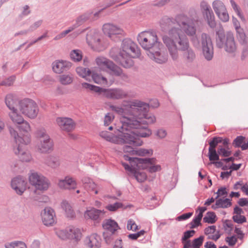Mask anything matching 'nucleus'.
<instances>
[{"label": "nucleus", "instance_id": "nucleus-1", "mask_svg": "<svg viewBox=\"0 0 248 248\" xmlns=\"http://www.w3.org/2000/svg\"><path fill=\"white\" fill-rule=\"evenodd\" d=\"M161 27L164 31H168L169 36H163L162 40L172 59L177 61L179 58L178 51L185 50L190 46L188 38L183 34L182 30L187 35L193 36L196 31L195 25L189 17L181 14L177 16L175 18H163Z\"/></svg>", "mask_w": 248, "mask_h": 248}, {"label": "nucleus", "instance_id": "nucleus-2", "mask_svg": "<svg viewBox=\"0 0 248 248\" xmlns=\"http://www.w3.org/2000/svg\"><path fill=\"white\" fill-rule=\"evenodd\" d=\"M120 126H118V130L123 133L125 132L130 134L133 136L135 140H139L142 144V141L139 139V137L145 138L149 137L152 134L151 130L148 128L146 125H143L141 121L134 118L125 117L121 121ZM134 146H137L132 143H128Z\"/></svg>", "mask_w": 248, "mask_h": 248}, {"label": "nucleus", "instance_id": "nucleus-3", "mask_svg": "<svg viewBox=\"0 0 248 248\" xmlns=\"http://www.w3.org/2000/svg\"><path fill=\"white\" fill-rule=\"evenodd\" d=\"M18 100L17 96L15 93H9L6 95L4 102L6 106L10 110L9 116L19 131L28 132L31 129L30 123L18 112V107H15L17 103L19 102Z\"/></svg>", "mask_w": 248, "mask_h": 248}, {"label": "nucleus", "instance_id": "nucleus-4", "mask_svg": "<svg viewBox=\"0 0 248 248\" xmlns=\"http://www.w3.org/2000/svg\"><path fill=\"white\" fill-rule=\"evenodd\" d=\"M31 128L28 132L19 131L22 135L20 136L14 129H10V134L14 138L16 143V147L14 148V153L22 161L29 162L31 159V156L27 148V145L31 141Z\"/></svg>", "mask_w": 248, "mask_h": 248}, {"label": "nucleus", "instance_id": "nucleus-5", "mask_svg": "<svg viewBox=\"0 0 248 248\" xmlns=\"http://www.w3.org/2000/svg\"><path fill=\"white\" fill-rule=\"evenodd\" d=\"M118 126L120 125L117 127V129L119 128ZM119 131L120 132L119 135H115L108 131H101L99 136L107 141L115 144L132 143L137 145L140 144L141 142L139 140H135L134 137L130 134L124 132L123 133L120 130Z\"/></svg>", "mask_w": 248, "mask_h": 248}, {"label": "nucleus", "instance_id": "nucleus-6", "mask_svg": "<svg viewBox=\"0 0 248 248\" xmlns=\"http://www.w3.org/2000/svg\"><path fill=\"white\" fill-rule=\"evenodd\" d=\"M216 45L218 48L224 47L229 53L234 52L236 49L233 34L231 32L226 34L223 29L220 28L216 31Z\"/></svg>", "mask_w": 248, "mask_h": 248}, {"label": "nucleus", "instance_id": "nucleus-7", "mask_svg": "<svg viewBox=\"0 0 248 248\" xmlns=\"http://www.w3.org/2000/svg\"><path fill=\"white\" fill-rule=\"evenodd\" d=\"M137 39L142 48L147 50V53L153 52L154 49H157V47L162 46V44L157 41V35L152 32H141Z\"/></svg>", "mask_w": 248, "mask_h": 248}, {"label": "nucleus", "instance_id": "nucleus-8", "mask_svg": "<svg viewBox=\"0 0 248 248\" xmlns=\"http://www.w3.org/2000/svg\"><path fill=\"white\" fill-rule=\"evenodd\" d=\"M37 142L36 150L41 153H48L53 149L52 140L44 128H39L35 132Z\"/></svg>", "mask_w": 248, "mask_h": 248}, {"label": "nucleus", "instance_id": "nucleus-9", "mask_svg": "<svg viewBox=\"0 0 248 248\" xmlns=\"http://www.w3.org/2000/svg\"><path fill=\"white\" fill-rule=\"evenodd\" d=\"M20 111L23 115L30 119H35L39 111V107L33 100L25 98L18 102V112Z\"/></svg>", "mask_w": 248, "mask_h": 248}, {"label": "nucleus", "instance_id": "nucleus-10", "mask_svg": "<svg viewBox=\"0 0 248 248\" xmlns=\"http://www.w3.org/2000/svg\"><path fill=\"white\" fill-rule=\"evenodd\" d=\"M82 87L85 89L95 93H101L104 92L107 97L113 99H120L125 98L127 96V93L122 89L115 88L106 90L87 83H82Z\"/></svg>", "mask_w": 248, "mask_h": 248}, {"label": "nucleus", "instance_id": "nucleus-11", "mask_svg": "<svg viewBox=\"0 0 248 248\" xmlns=\"http://www.w3.org/2000/svg\"><path fill=\"white\" fill-rule=\"evenodd\" d=\"M29 181L35 187V192L39 191L43 192L47 190L50 186L48 179L37 172L31 173L29 176Z\"/></svg>", "mask_w": 248, "mask_h": 248}, {"label": "nucleus", "instance_id": "nucleus-12", "mask_svg": "<svg viewBox=\"0 0 248 248\" xmlns=\"http://www.w3.org/2000/svg\"><path fill=\"white\" fill-rule=\"evenodd\" d=\"M104 34L114 41L117 42L122 40L124 32L122 29L114 24L107 23L103 26Z\"/></svg>", "mask_w": 248, "mask_h": 248}, {"label": "nucleus", "instance_id": "nucleus-13", "mask_svg": "<svg viewBox=\"0 0 248 248\" xmlns=\"http://www.w3.org/2000/svg\"><path fill=\"white\" fill-rule=\"evenodd\" d=\"M130 108L133 113V116L129 115L128 116H123V119L125 117L134 118L136 119L142 118L144 114L148 112L149 105L140 101H133L130 104Z\"/></svg>", "mask_w": 248, "mask_h": 248}, {"label": "nucleus", "instance_id": "nucleus-14", "mask_svg": "<svg viewBox=\"0 0 248 248\" xmlns=\"http://www.w3.org/2000/svg\"><path fill=\"white\" fill-rule=\"evenodd\" d=\"M115 52H118V48H112L110 51L109 55L112 59L123 67L129 68L133 65V61L128 57V55H126L123 52H119L118 53Z\"/></svg>", "mask_w": 248, "mask_h": 248}, {"label": "nucleus", "instance_id": "nucleus-15", "mask_svg": "<svg viewBox=\"0 0 248 248\" xmlns=\"http://www.w3.org/2000/svg\"><path fill=\"white\" fill-rule=\"evenodd\" d=\"M122 51L119 52H123L126 55L132 58L138 57L140 55V51L137 45L130 39H124L122 44Z\"/></svg>", "mask_w": 248, "mask_h": 248}, {"label": "nucleus", "instance_id": "nucleus-16", "mask_svg": "<svg viewBox=\"0 0 248 248\" xmlns=\"http://www.w3.org/2000/svg\"><path fill=\"white\" fill-rule=\"evenodd\" d=\"M55 232L57 236L62 240H70L77 242L78 228L76 226H69L65 230L56 229Z\"/></svg>", "mask_w": 248, "mask_h": 248}, {"label": "nucleus", "instance_id": "nucleus-17", "mask_svg": "<svg viewBox=\"0 0 248 248\" xmlns=\"http://www.w3.org/2000/svg\"><path fill=\"white\" fill-rule=\"evenodd\" d=\"M201 43L203 54L205 59L207 61L211 60L213 57L214 49L210 37L206 33H202Z\"/></svg>", "mask_w": 248, "mask_h": 248}, {"label": "nucleus", "instance_id": "nucleus-18", "mask_svg": "<svg viewBox=\"0 0 248 248\" xmlns=\"http://www.w3.org/2000/svg\"><path fill=\"white\" fill-rule=\"evenodd\" d=\"M200 7L203 18L207 21L209 26L211 28H215L216 26L215 17L210 6L206 1H202Z\"/></svg>", "mask_w": 248, "mask_h": 248}, {"label": "nucleus", "instance_id": "nucleus-19", "mask_svg": "<svg viewBox=\"0 0 248 248\" xmlns=\"http://www.w3.org/2000/svg\"><path fill=\"white\" fill-rule=\"evenodd\" d=\"M78 76L82 78H85L87 76H91L94 82L97 84L102 85L107 84V79L102 75L98 74L95 71L92 72L89 69L78 67Z\"/></svg>", "mask_w": 248, "mask_h": 248}, {"label": "nucleus", "instance_id": "nucleus-20", "mask_svg": "<svg viewBox=\"0 0 248 248\" xmlns=\"http://www.w3.org/2000/svg\"><path fill=\"white\" fill-rule=\"evenodd\" d=\"M101 36L97 31L92 30L86 34L87 44L95 50H100L98 48L102 47L100 44Z\"/></svg>", "mask_w": 248, "mask_h": 248}, {"label": "nucleus", "instance_id": "nucleus-21", "mask_svg": "<svg viewBox=\"0 0 248 248\" xmlns=\"http://www.w3.org/2000/svg\"><path fill=\"white\" fill-rule=\"evenodd\" d=\"M56 123L60 128L66 132H72L76 128V124L73 120L68 117H58L56 120Z\"/></svg>", "mask_w": 248, "mask_h": 248}, {"label": "nucleus", "instance_id": "nucleus-22", "mask_svg": "<svg viewBox=\"0 0 248 248\" xmlns=\"http://www.w3.org/2000/svg\"><path fill=\"white\" fill-rule=\"evenodd\" d=\"M42 220L46 226H52L56 223L54 211L50 207H46L41 213Z\"/></svg>", "mask_w": 248, "mask_h": 248}, {"label": "nucleus", "instance_id": "nucleus-23", "mask_svg": "<svg viewBox=\"0 0 248 248\" xmlns=\"http://www.w3.org/2000/svg\"><path fill=\"white\" fill-rule=\"evenodd\" d=\"M27 183L23 177H17L14 178L11 182V186L16 193L21 195L25 191Z\"/></svg>", "mask_w": 248, "mask_h": 248}, {"label": "nucleus", "instance_id": "nucleus-24", "mask_svg": "<svg viewBox=\"0 0 248 248\" xmlns=\"http://www.w3.org/2000/svg\"><path fill=\"white\" fill-rule=\"evenodd\" d=\"M162 46L157 47V49H154L153 52L147 53L148 56L156 62L158 63H163L167 62L168 60L167 55L162 51Z\"/></svg>", "mask_w": 248, "mask_h": 248}, {"label": "nucleus", "instance_id": "nucleus-25", "mask_svg": "<svg viewBox=\"0 0 248 248\" xmlns=\"http://www.w3.org/2000/svg\"><path fill=\"white\" fill-rule=\"evenodd\" d=\"M142 159L147 160L141 162L139 167V169H148L150 172L153 173L158 171L161 170L160 165H155V159L154 158H142Z\"/></svg>", "mask_w": 248, "mask_h": 248}, {"label": "nucleus", "instance_id": "nucleus-26", "mask_svg": "<svg viewBox=\"0 0 248 248\" xmlns=\"http://www.w3.org/2000/svg\"><path fill=\"white\" fill-rule=\"evenodd\" d=\"M58 186L61 189L71 190L76 189L77 184L75 179L67 176L64 179L59 180Z\"/></svg>", "mask_w": 248, "mask_h": 248}, {"label": "nucleus", "instance_id": "nucleus-27", "mask_svg": "<svg viewBox=\"0 0 248 248\" xmlns=\"http://www.w3.org/2000/svg\"><path fill=\"white\" fill-rule=\"evenodd\" d=\"M53 71L57 74H61L68 70L72 66L70 62L63 60H56L52 64Z\"/></svg>", "mask_w": 248, "mask_h": 248}, {"label": "nucleus", "instance_id": "nucleus-28", "mask_svg": "<svg viewBox=\"0 0 248 248\" xmlns=\"http://www.w3.org/2000/svg\"><path fill=\"white\" fill-rule=\"evenodd\" d=\"M61 207L67 217L73 218L76 217L75 211L71 203L67 201H63L61 203Z\"/></svg>", "mask_w": 248, "mask_h": 248}, {"label": "nucleus", "instance_id": "nucleus-29", "mask_svg": "<svg viewBox=\"0 0 248 248\" xmlns=\"http://www.w3.org/2000/svg\"><path fill=\"white\" fill-rule=\"evenodd\" d=\"M101 239L96 233L92 234L87 239V245L90 248H99L101 247Z\"/></svg>", "mask_w": 248, "mask_h": 248}, {"label": "nucleus", "instance_id": "nucleus-30", "mask_svg": "<svg viewBox=\"0 0 248 248\" xmlns=\"http://www.w3.org/2000/svg\"><path fill=\"white\" fill-rule=\"evenodd\" d=\"M104 210L102 211L94 208L87 211V215L89 217L97 222H99L104 217Z\"/></svg>", "mask_w": 248, "mask_h": 248}, {"label": "nucleus", "instance_id": "nucleus-31", "mask_svg": "<svg viewBox=\"0 0 248 248\" xmlns=\"http://www.w3.org/2000/svg\"><path fill=\"white\" fill-rule=\"evenodd\" d=\"M246 137L243 136H237L233 141L232 145L235 148L241 147L242 150L248 149V140L246 141Z\"/></svg>", "mask_w": 248, "mask_h": 248}, {"label": "nucleus", "instance_id": "nucleus-32", "mask_svg": "<svg viewBox=\"0 0 248 248\" xmlns=\"http://www.w3.org/2000/svg\"><path fill=\"white\" fill-rule=\"evenodd\" d=\"M103 228L111 232V234L119 228L117 223L112 219H106L102 224Z\"/></svg>", "mask_w": 248, "mask_h": 248}, {"label": "nucleus", "instance_id": "nucleus-33", "mask_svg": "<svg viewBox=\"0 0 248 248\" xmlns=\"http://www.w3.org/2000/svg\"><path fill=\"white\" fill-rule=\"evenodd\" d=\"M44 163L52 169H57L60 167L61 164L60 159L52 155L46 157L45 159Z\"/></svg>", "mask_w": 248, "mask_h": 248}, {"label": "nucleus", "instance_id": "nucleus-34", "mask_svg": "<svg viewBox=\"0 0 248 248\" xmlns=\"http://www.w3.org/2000/svg\"><path fill=\"white\" fill-rule=\"evenodd\" d=\"M183 52L182 57L186 62H192L196 58V54L194 50L190 47L187 48L185 50L182 51Z\"/></svg>", "mask_w": 248, "mask_h": 248}, {"label": "nucleus", "instance_id": "nucleus-35", "mask_svg": "<svg viewBox=\"0 0 248 248\" xmlns=\"http://www.w3.org/2000/svg\"><path fill=\"white\" fill-rule=\"evenodd\" d=\"M96 64L103 70L109 69L112 62L104 57H98L95 60Z\"/></svg>", "mask_w": 248, "mask_h": 248}, {"label": "nucleus", "instance_id": "nucleus-36", "mask_svg": "<svg viewBox=\"0 0 248 248\" xmlns=\"http://www.w3.org/2000/svg\"><path fill=\"white\" fill-rule=\"evenodd\" d=\"M83 187L88 191H92L94 192V194H97L98 191L95 189L96 185L91 180L88 178H85L82 180Z\"/></svg>", "mask_w": 248, "mask_h": 248}, {"label": "nucleus", "instance_id": "nucleus-37", "mask_svg": "<svg viewBox=\"0 0 248 248\" xmlns=\"http://www.w3.org/2000/svg\"><path fill=\"white\" fill-rule=\"evenodd\" d=\"M138 120L141 121V123L143 125H146L147 126L148 124H153L155 121V117L153 114L147 112L144 114L142 116V118H140V119Z\"/></svg>", "mask_w": 248, "mask_h": 248}, {"label": "nucleus", "instance_id": "nucleus-38", "mask_svg": "<svg viewBox=\"0 0 248 248\" xmlns=\"http://www.w3.org/2000/svg\"><path fill=\"white\" fill-rule=\"evenodd\" d=\"M59 80L62 85H68L72 83L74 80V76L72 74H63L59 76Z\"/></svg>", "mask_w": 248, "mask_h": 248}, {"label": "nucleus", "instance_id": "nucleus-39", "mask_svg": "<svg viewBox=\"0 0 248 248\" xmlns=\"http://www.w3.org/2000/svg\"><path fill=\"white\" fill-rule=\"evenodd\" d=\"M124 157L125 160L129 161L131 165L132 166L133 164L134 166H136L138 169L139 168L140 164H141V162L147 161V160L142 159V158L131 157L128 155H124Z\"/></svg>", "mask_w": 248, "mask_h": 248}, {"label": "nucleus", "instance_id": "nucleus-40", "mask_svg": "<svg viewBox=\"0 0 248 248\" xmlns=\"http://www.w3.org/2000/svg\"><path fill=\"white\" fill-rule=\"evenodd\" d=\"M212 5L216 14L219 12L225 11L226 9L224 3L219 0H215L213 2Z\"/></svg>", "mask_w": 248, "mask_h": 248}, {"label": "nucleus", "instance_id": "nucleus-41", "mask_svg": "<svg viewBox=\"0 0 248 248\" xmlns=\"http://www.w3.org/2000/svg\"><path fill=\"white\" fill-rule=\"evenodd\" d=\"M237 37L239 42L242 45H247L248 43V37H247L242 28L239 30H236Z\"/></svg>", "mask_w": 248, "mask_h": 248}, {"label": "nucleus", "instance_id": "nucleus-42", "mask_svg": "<svg viewBox=\"0 0 248 248\" xmlns=\"http://www.w3.org/2000/svg\"><path fill=\"white\" fill-rule=\"evenodd\" d=\"M203 221L205 223L214 224L217 220V217L213 212H208L203 217Z\"/></svg>", "mask_w": 248, "mask_h": 248}, {"label": "nucleus", "instance_id": "nucleus-43", "mask_svg": "<svg viewBox=\"0 0 248 248\" xmlns=\"http://www.w3.org/2000/svg\"><path fill=\"white\" fill-rule=\"evenodd\" d=\"M222 141V138L220 137H214L209 142V148L208 150H216V147L219 143Z\"/></svg>", "mask_w": 248, "mask_h": 248}, {"label": "nucleus", "instance_id": "nucleus-44", "mask_svg": "<svg viewBox=\"0 0 248 248\" xmlns=\"http://www.w3.org/2000/svg\"><path fill=\"white\" fill-rule=\"evenodd\" d=\"M217 200V205H219V208H226L230 207L232 203L231 202V200L228 198L225 199H218Z\"/></svg>", "mask_w": 248, "mask_h": 248}, {"label": "nucleus", "instance_id": "nucleus-45", "mask_svg": "<svg viewBox=\"0 0 248 248\" xmlns=\"http://www.w3.org/2000/svg\"><path fill=\"white\" fill-rule=\"evenodd\" d=\"M209 159L211 161L209 164H213V162L219 160V155L217 150H208Z\"/></svg>", "mask_w": 248, "mask_h": 248}, {"label": "nucleus", "instance_id": "nucleus-46", "mask_svg": "<svg viewBox=\"0 0 248 248\" xmlns=\"http://www.w3.org/2000/svg\"><path fill=\"white\" fill-rule=\"evenodd\" d=\"M6 248H27L25 244L22 242H15L5 245Z\"/></svg>", "mask_w": 248, "mask_h": 248}, {"label": "nucleus", "instance_id": "nucleus-47", "mask_svg": "<svg viewBox=\"0 0 248 248\" xmlns=\"http://www.w3.org/2000/svg\"><path fill=\"white\" fill-rule=\"evenodd\" d=\"M133 173L139 182H143L146 179V175L144 172H139L136 169L135 172Z\"/></svg>", "mask_w": 248, "mask_h": 248}, {"label": "nucleus", "instance_id": "nucleus-48", "mask_svg": "<svg viewBox=\"0 0 248 248\" xmlns=\"http://www.w3.org/2000/svg\"><path fill=\"white\" fill-rule=\"evenodd\" d=\"M228 150L226 148L219 146L217 151L219 155L227 157L230 156L232 154V152Z\"/></svg>", "mask_w": 248, "mask_h": 248}, {"label": "nucleus", "instance_id": "nucleus-49", "mask_svg": "<svg viewBox=\"0 0 248 248\" xmlns=\"http://www.w3.org/2000/svg\"><path fill=\"white\" fill-rule=\"evenodd\" d=\"M204 238V237L203 235H201L198 238L193 239L192 242V247L200 248L202 245Z\"/></svg>", "mask_w": 248, "mask_h": 248}, {"label": "nucleus", "instance_id": "nucleus-50", "mask_svg": "<svg viewBox=\"0 0 248 248\" xmlns=\"http://www.w3.org/2000/svg\"><path fill=\"white\" fill-rule=\"evenodd\" d=\"M108 69L111 71L113 75L117 77H118L120 74H121L122 71H123L121 68L115 64L113 62H112Z\"/></svg>", "mask_w": 248, "mask_h": 248}, {"label": "nucleus", "instance_id": "nucleus-51", "mask_svg": "<svg viewBox=\"0 0 248 248\" xmlns=\"http://www.w3.org/2000/svg\"><path fill=\"white\" fill-rule=\"evenodd\" d=\"M76 27H73L69 28L67 30L61 32L60 34L56 35L54 38V40H58L64 38L67 34L72 31Z\"/></svg>", "mask_w": 248, "mask_h": 248}, {"label": "nucleus", "instance_id": "nucleus-52", "mask_svg": "<svg viewBox=\"0 0 248 248\" xmlns=\"http://www.w3.org/2000/svg\"><path fill=\"white\" fill-rule=\"evenodd\" d=\"M123 204L121 202H116L113 204H109L106 206V209L110 211H116L118 209L122 208Z\"/></svg>", "mask_w": 248, "mask_h": 248}, {"label": "nucleus", "instance_id": "nucleus-53", "mask_svg": "<svg viewBox=\"0 0 248 248\" xmlns=\"http://www.w3.org/2000/svg\"><path fill=\"white\" fill-rule=\"evenodd\" d=\"M202 218L199 217L198 216H196L194 217V218L193 219L192 221L190 223V228L191 229H194L195 228H197L200 225H201V220Z\"/></svg>", "mask_w": 248, "mask_h": 248}, {"label": "nucleus", "instance_id": "nucleus-54", "mask_svg": "<svg viewBox=\"0 0 248 248\" xmlns=\"http://www.w3.org/2000/svg\"><path fill=\"white\" fill-rule=\"evenodd\" d=\"M218 18L223 22H227L229 19V14L226 9L225 11L219 12L216 14Z\"/></svg>", "mask_w": 248, "mask_h": 248}, {"label": "nucleus", "instance_id": "nucleus-55", "mask_svg": "<svg viewBox=\"0 0 248 248\" xmlns=\"http://www.w3.org/2000/svg\"><path fill=\"white\" fill-rule=\"evenodd\" d=\"M196 232L193 230H188L184 232L182 236V241L189 240V239L192 237L195 233Z\"/></svg>", "mask_w": 248, "mask_h": 248}, {"label": "nucleus", "instance_id": "nucleus-56", "mask_svg": "<svg viewBox=\"0 0 248 248\" xmlns=\"http://www.w3.org/2000/svg\"><path fill=\"white\" fill-rule=\"evenodd\" d=\"M152 150H147L145 149L140 148L138 150H136V155H138L140 156H144L146 155H152Z\"/></svg>", "mask_w": 248, "mask_h": 248}, {"label": "nucleus", "instance_id": "nucleus-57", "mask_svg": "<svg viewBox=\"0 0 248 248\" xmlns=\"http://www.w3.org/2000/svg\"><path fill=\"white\" fill-rule=\"evenodd\" d=\"M15 76H12L10 78L5 79L4 80L2 81L0 83V86H10L13 85L14 81L15 80Z\"/></svg>", "mask_w": 248, "mask_h": 248}, {"label": "nucleus", "instance_id": "nucleus-58", "mask_svg": "<svg viewBox=\"0 0 248 248\" xmlns=\"http://www.w3.org/2000/svg\"><path fill=\"white\" fill-rule=\"evenodd\" d=\"M130 145H125L123 147V151L124 153H129L130 155H135L136 154V150H135L133 147H136V146H134L132 144H130Z\"/></svg>", "mask_w": 248, "mask_h": 248}, {"label": "nucleus", "instance_id": "nucleus-59", "mask_svg": "<svg viewBox=\"0 0 248 248\" xmlns=\"http://www.w3.org/2000/svg\"><path fill=\"white\" fill-rule=\"evenodd\" d=\"M127 229L128 230L136 231L138 230V227L135 223V222L131 219L128 220L127 221Z\"/></svg>", "mask_w": 248, "mask_h": 248}, {"label": "nucleus", "instance_id": "nucleus-60", "mask_svg": "<svg viewBox=\"0 0 248 248\" xmlns=\"http://www.w3.org/2000/svg\"><path fill=\"white\" fill-rule=\"evenodd\" d=\"M232 219L235 223L242 224L247 221V218L244 216H233Z\"/></svg>", "mask_w": 248, "mask_h": 248}, {"label": "nucleus", "instance_id": "nucleus-61", "mask_svg": "<svg viewBox=\"0 0 248 248\" xmlns=\"http://www.w3.org/2000/svg\"><path fill=\"white\" fill-rule=\"evenodd\" d=\"M110 108L112 111L116 112L119 115H123L124 113V109L119 106L111 105Z\"/></svg>", "mask_w": 248, "mask_h": 248}, {"label": "nucleus", "instance_id": "nucleus-62", "mask_svg": "<svg viewBox=\"0 0 248 248\" xmlns=\"http://www.w3.org/2000/svg\"><path fill=\"white\" fill-rule=\"evenodd\" d=\"M114 116L109 113L106 114L104 118V125H108L114 119Z\"/></svg>", "mask_w": 248, "mask_h": 248}, {"label": "nucleus", "instance_id": "nucleus-63", "mask_svg": "<svg viewBox=\"0 0 248 248\" xmlns=\"http://www.w3.org/2000/svg\"><path fill=\"white\" fill-rule=\"evenodd\" d=\"M225 240L228 243L229 245L232 247L234 246L237 241V239L234 235L227 237Z\"/></svg>", "mask_w": 248, "mask_h": 248}, {"label": "nucleus", "instance_id": "nucleus-64", "mask_svg": "<svg viewBox=\"0 0 248 248\" xmlns=\"http://www.w3.org/2000/svg\"><path fill=\"white\" fill-rule=\"evenodd\" d=\"M216 194H217V196L216 197V199H217L220 196L227 195L228 192L226 191V188L225 187H221L218 189Z\"/></svg>", "mask_w": 248, "mask_h": 248}]
</instances>
